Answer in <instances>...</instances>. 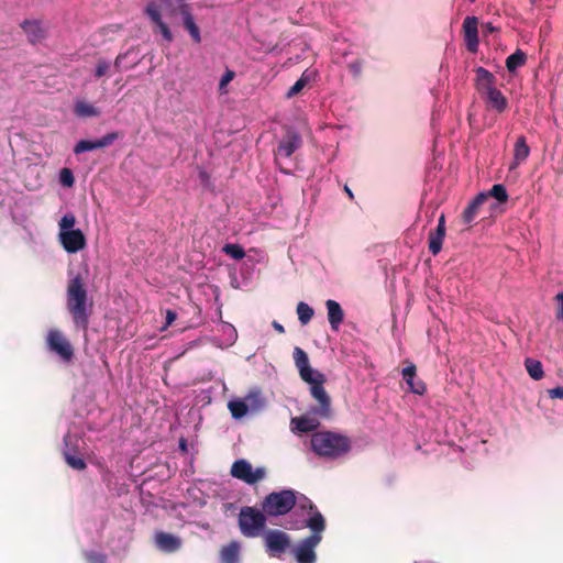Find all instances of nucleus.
<instances>
[{
    "label": "nucleus",
    "instance_id": "nucleus-1",
    "mask_svg": "<svg viewBox=\"0 0 563 563\" xmlns=\"http://www.w3.org/2000/svg\"><path fill=\"white\" fill-rule=\"evenodd\" d=\"M66 307L76 327L87 330L92 302L88 301V291L81 275L68 282L66 289Z\"/></svg>",
    "mask_w": 563,
    "mask_h": 563
},
{
    "label": "nucleus",
    "instance_id": "nucleus-2",
    "mask_svg": "<svg viewBox=\"0 0 563 563\" xmlns=\"http://www.w3.org/2000/svg\"><path fill=\"white\" fill-rule=\"evenodd\" d=\"M310 443L317 455L331 460L346 455L352 449V441L349 437L333 431L314 432Z\"/></svg>",
    "mask_w": 563,
    "mask_h": 563
},
{
    "label": "nucleus",
    "instance_id": "nucleus-3",
    "mask_svg": "<svg viewBox=\"0 0 563 563\" xmlns=\"http://www.w3.org/2000/svg\"><path fill=\"white\" fill-rule=\"evenodd\" d=\"M306 526L312 533L300 541L295 550V558L298 563H314L317 559L314 549L322 540L325 520L319 511H316L306 520Z\"/></svg>",
    "mask_w": 563,
    "mask_h": 563
},
{
    "label": "nucleus",
    "instance_id": "nucleus-4",
    "mask_svg": "<svg viewBox=\"0 0 563 563\" xmlns=\"http://www.w3.org/2000/svg\"><path fill=\"white\" fill-rule=\"evenodd\" d=\"M297 504V493L283 489L268 494L261 503L262 510L267 517H278L288 514Z\"/></svg>",
    "mask_w": 563,
    "mask_h": 563
},
{
    "label": "nucleus",
    "instance_id": "nucleus-5",
    "mask_svg": "<svg viewBox=\"0 0 563 563\" xmlns=\"http://www.w3.org/2000/svg\"><path fill=\"white\" fill-rule=\"evenodd\" d=\"M266 517L263 510H258L251 506L242 507L239 514V528L241 533L246 538H255L260 536L266 526Z\"/></svg>",
    "mask_w": 563,
    "mask_h": 563
},
{
    "label": "nucleus",
    "instance_id": "nucleus-6",
    "mask_svg": "<svg viewBox=\"0 0 563 563\" xmlns=\"http://www.w3.org/2000/svg\"><path fill=\"white\" fill-rule=\"evenodd\" d=\"M327 382L324 374H316L314 378L307 382L310 385V394L318 402V406L312 408V412L320 418L329 419L332 417L331 398L323 387Z\"/></svg>",
    "mask_w": 563,
    "mask_h": 563
},
{
    "label": "nucleus",
    "instance_id": "nucleus-7",
    "mask_svg": "<svg viewBox=\"0 0 563 563\" xmlns=\"http://www.w3.org/2000/svg\"><path fill=\"white\" fill-rule=\"evenodd\" d=\"M230 474L236 479L254 485L266 477V470L263 466L253 468L247 460L240 459L233 462Z\"/></svg>",
    "mask_w": 563,
    "mask_h": 563
},
{
    "label": "nucleus",
    "instance_id": "nucleus-8",
    "mask_svg": "<svg viewBox=\"0 0 563 563\" xmlns=\"http://www.w3.org/2000/svg\"><path fill=\"white\" fill-rule=\"evenodd\" d=\"M46 344L64 362L69 363L73 361L74 347L60 330L51 329L46 335Z\"/></svg>",
    "mask_w": 563,
    "mask_h": 563
},
{
    "label": "nucleus",
    "instance_id": "nucleus-9",
    "mask_svg": "<svg viewBox=\"0 0 563 563\" xmlns=\"http://www.w3.org/2000/svg\"><path fill=\"white\" fill-rule=\"evenodd\" d=\"M266 552L272 558H279L290 545L289 536L282 530H268L264 536Z\"/></svg>",
    "mask_w": 563,
    "mask_h": 563
},
{
    "label": "nucleus",
    "instance_id": "nucleus-10",
    "mask_svg": "<svg viewBox=\"0 0 563 563\" xmlns=\"http://www.w3.org/2000/svg\"><path fill=\"white\" fill-rule=\"evenodd\" d=\"M168 9L170 10L172 14H174L176 11L181 14L185 29L189 32L195 43H200V30L194 20L190 7L185 3V0H175L174 7H168Z\"/></svg>",
    "mask_w": 563,
    "mask_h": 563
},
{
    "label": "nucleus",
    "instance_id": "nucleus-11",
    "mask_svg": "<svg viewBox=\"0 0 563 563\" xmlns=\"http://www.w3.org/2000/svg\"><path fill=\"white\" fill-rule=\"evenodd\" d=\"M58 240L67 253H77L86 247L87 240L80 229L58 233Z\"/></svg>",
    "mask_w": 563,
    "mask_h": 563
},
{
    "label": "nucleus",
    "instance_id": "nucleus-12",
    "mask_svg": "<svg viewBox=\"0 0 563 563\" xmlns=\"http://www.w3.org/2000/svg\"><path fill=\"white\" fill-rule=\"evenodd\" d=\"M123 134L121 132L114 131L107 133L102 137L90 141V140H80L74 147L75 154H81L84 152L93 151L98 148H103L110 146L114 141L122 137Z\"/></svg>",
    "mask_w": 563,
    "mask_h": 563
},
{
    "label": "nucleus",
    "instance_id": "nucleus-13",
    "mask_svg": "<svg viewBox=\"0 0 563 563\" xmlns=\"http://www.w3.org/2000/svg\"><path fill=\"white\" fill-rule=\"evenodd\" d=\"M302 146V139L298 132L288 129L278 143L276 156L290 157Z\"/></svg>",
    "mask_w": 563,
    "mask_h": 563
},
{
    "label": "nucleus",
    "instance_id": "nucleus-14",
    "mask_svg": "<svg viewBox=\"0 0 563 563\" xmlns=\"http://www.w3.org/2000/svg\"><path fill=\"white\" fill-rule=\"evenodd\" d=\"M145 13L154 24V33L159 32L167 43L173 41V34L168 25L162 20V15L157 4L151 2L145 8Z\"/></svg>",
    "mask_w": 563,
    "mask_h": 563
},
{
    "label": "nucleus",
    "instance_id": "nucleus-15",
    "mask_svg": "<svg viewBox=\"0 0 563 563\" xmlns=\"http://www.w3.org/2000/svg\"><path fill=\"white\" fill-rule=\"evenodd\" d=\"M154 542L156 548L165 553L177 552L183 545L179 537L164 531L155 532Z\"/></svg>",
    "mask_w": 563,
    "mask_h": 563
},
{
    "label": "nucleus",
    "instance_id": "nucleus-16",
    "mask_svg": "<svg viewBox=\"0 0 563 563\" xmlns=\"http://www.w3.org/2000/svg\"><path fill=\"white\" fill-rule=\"evenodd\" d=\"M294 361L303 382H310V379L314 378L316 374H321L309 365L307 353L299 346L294 349Z\"/></svg>",
    "mask_w": 563,
    "mask_h": 563
},
{
    "label": "nucleus",
    "instance_id": "nucleus-17",
    "mask_svg": "<svg viewBox=\"0 0 563 563\" xmlns=\"http://www.w3.org/2000/svg\"><path fill=\"white\" fill-rule=\"evenodd\" d=\"M477 18L475 16H466L463 21V31H464V40L467 49L471 53H476L478 49V29H477Z\"/></svg>",
    "mask_w": 563,
    "mask_h": 563
},
{
    "label": "nucleus",
    "instance_id": "nucleus-18",
    "mask_svg": "<svg viewBox=\"0 0 563 563\" xmlns=\"http://www.w3.org/2000/svg\"><path fill=\"white\" fill-rule=\"evenodd\" d=\"M73 440H74V438L69 433H67L64 437L65 449L63 451V455L65 457L66 463L71 468L77 470V471H82V470H85L87 467V464H86V462L81 457L76 456L74 454L75 446L73 444Z\"/></svg>",
    "mask_w": 563,
    "mask_h": 563
},
{
    "label": "nucleus",
    "instance_id": "nucleus-19",
    "mask_svg": "<svg viewBox=\"0 0 563 563\" xmlns=\"http://www.w3.org/2000/svg\"><path fill=\"white\" fill-rule=\"evenodd\" d=\"M445 236V218L441 214L438 221V227L430 231L429 234V251L437 255L442 249V242Z\"/></svg>",
    "mask_w": 563,
    "mask_h": 563
},
{
    "label": "nucleus",
    "instance_id": "nucleus-20",
    "mask_svg": "<svg viewBox=\"0 0 563 563\" xmlns=\"http://www.w3.org/2000/svg\"><path fill=\"white\" fill-rule=\"evenodd\" d=\"M475 73H476L475 85H476L477 91L481 95H484V93L488 92L490 89L495 88L496 77L493 75V73H490L489 70H487L484 67H477L475 69Z\"/></svg>",
    "mask_w": 563,
    "mask_h": 563
},
{
    "label": "nucleus",
    "instance_id": "nucleus-21",
    "mask_svg": "<svg viewBox=\"0 0 563 563\" xmlns=\"http://www.w3.org/2000/svg\"><path fill=\"white\" fill-rule=\"evenodd\" d=\"M488 195L479 192L475 198L467 205L462 212V220L465 224L472 223L478 216L479 208L487 201Z\"/></svg>",
    "mask_w": 563,
    "mask_h": 563
},
{
    "label": "nucleus",
    "instance_id": "nucleus-22",
    "mask_svg": "<svg viewBox=\"0 0 563 563\" xmlns=\"http://www.w3.org/2000/svg\"><path fill=\"white\" fill-rule=\"evenodd\" d=\"M20 26L31 44H36L45 37V31L37 20H24Z\"/></svg>",
    "mask_w": 563,
    "mask_h": 563
},
{
    "label": "nucleus",
    "instance_id": "nucleus-23",
    "mask_svg": "<svg viewBox=\"0 0 563 563\" xmlns=\"http://www.w3.org/2000/svg\"><path fill=\"white\" fill-rule=\"evenodd\" d=\"M416 365L410 364L402 369V378L408 384L410 390L417 395H423L427 390L426 384L417 378Z\"/></svg>",
    "mask_w": 563,
    "mask_h": 563
},
{
    "label": "nucleus",
    "instance_id": "nucleus-24",
    "mask_svg": "<svg viewBox=\"0 0 563 563\" xmlns=\"http://www.w3.org/2000/svg\"><path fill=\"white\" fill-rule=\"evenodd\" d=\"M325 307L328 310V321L333 331L339 330V327L344 320V311L340 303L335 300L328 299L325 301Z\"/></svg>",
    "mask_w": 563,
    "mask_h": 563
},
{
    "label": "nucleus",
    "instance_id": "nucleus-25",
    "mask_svg": "<svg viewBox=\"0 0 563 563\" xmlns=\"http://www.w3.org/2000/svg\"><path fill=\"white\" fill-rule=\"evenodd\" d=\"M290 426L292 431L308 433L316 431L319 428L320 422L316 418L300 416L291 418Z\"/></svg>",
    "mask_w": 563,
    "mask_h": 563
},
{
    "label": "nucleus",
    "instance_id": "nucleus-26",
    "mask_svg": "<svg viewBox=\"0 0 563 563\" xmlns=\"http://www.w3.org/2000/svg\"><path fill=\"white\" fill-rule=\"evenodd\" d=\"M241 544L233 540L220 550L221 563H240Z\"/></svg>",
    "mask_w": 563,
    "mask_h": 563
},
{
    "label": "nucleus",
    "instance_id": "nucleus-27",
    "mask_svg": "<svg viewBox=\"0 0 563 563\" xmlns=\"http://www.w3.org/2000/svg\"><path fill=\"white\" fill-rule=\"evenodd\" d=\"M74 114L80 119L98 118L101 115V110H100V108H98L89 102H86L84 100H78L75 102V106H74Z\"/></svg>",
    "mask_w": 563,
    "mask_h": 563
},
{
    "label": "nucleus",
    "instance_id": "nucleus-28",
    "mask_svg": "<svg viewBox=\"0 0 563 563\" xmlns=\"http://www.w3.org/2000/svg\"><path fill=\"white\" fill-rule=\"evenodd\" d=\"M486 102L496 111L504 112L508 107V101L500 90L494 88L483 95Z\"/></svg>",
    "mask_w": 563,
    "mask_h": 563
},
{
    "label": "nucleus",
    "instance_id": "nucleus-29",
    "mask_svg": "<svg viewBox=\"0 0 563 563\" xmlns=\"http://www.w3.org/2000/svg\"><path fill=\"white\" fill-rule=\"evenodd\" d=\"M529 154L530 147L527 144V140L523 135H520L514 146V163L511 164V168L525 162Z\"/></svg>",
    "mask_w": 563,
    "mask_h": 563
},
{
    "label": "nucleus",
    "instance_id": "nucleus-30",
    "mask_svg": "<svg viewBox=\"0 0 563 563\" xmlns=\"http://www.w3.org/2000/svg\"><path fill=\"white\" fill-rule=\"evenodd\" d=\"M527 55L521 51L517 49L514 54L509 55L506 59V68L509 73H515L519 67L526 64Z\"/></svg>",
    "mask_w": 563,
    "mask_h": 563
},
{
    "label": "nucleus",
    "instance_id": "nucleus-31",
    "mask_svg": "<svg viewBox=\"0 0 563 563\" xmlns=\"http://www.w3.org/2000/svg\"><path fill=\"white\" fill-rule=\"evenodd\" d=\"M243 400L247 402L249 410L252 412L260 411L265 405V400L258 390L250 391Z\"/></svg>",
    "mask_w": 563,
    "mask_h": 563
},
{
    "label": "nucleus",
    "instance_id": "nucleus-32",
    "mask_svg": "<svg viewBox=\"0 0 563 563\" xmlns=\"http://www.w3.org/2000/svg\"><path fill=\"white\" fill-rule=\"evenodd\" d=\"M228 408L234 419H241L250 411L247 402L243 399L230 400Z\"/></svg>",
    "mask_w": 563,
    "mask_h": 563
},
{
    "label": "nucleus",
    "instance_id": "nucleus-33",
    "mask_svg": "<svg viewBox=\"0 0 563 563\" xmlns=\"http://www.w3.org/2000/svg\"><path fill=\"white\" fill-rule=\"evenodd\" d=\"M525 366L531 378L539 380L543 377V367L540 361L526 358Z\"/></svg>",
    "mask_w": 563,
    "mask_h": 563
},
{
    "label": "nucleus",
    "instance_id": "nucleus-34",
    "mask_svg": "<svg viewBox=\"0 0 563 563\" xmlns=\"http://www.w3.org/2000/svg\"><path fill=\"white\" fill-rule=\"evenodd\" d=\"M296 311H297V314H298V320L303 325L309 323L310 320L312 319L313 314H314L313 309L308 303H306L303 301H300L297 305Z\"/></svg>",
    "mask_w": 563,
    "mask_h": 563
},
{
    "label": "nucleus",
    "instance_id": "nucleus-35",
    "mask_svg": "<svg viewBox=\"0 0 563 563\" xmlns=\"http://www.w3.org/2000/svg\"><path fill=\"white\" fill-rule=\"evenodd\" d=\"M489 197L495 198L498 202L505 203L508 200V194L506 190V187L501 184H495L493 187L488 190V192H485Z\"/></svg>",
    "mask_w": 563,
    "mask_h": 563
},
{
    "label": "nucleus",
    "instance_id": "nucleus-36",
    "mask_svg": "<svg viewBox=\"0 0 563 563\" xmlns=\"http://www.w3.org/2000/svg\"><path fill=\"white\" fill-rule=\"evenodd\" d=\"M222 251L234 260H242L245 256V251L239 244L228 243L222 247Z\"/></svg>",
    "mask_w": 563,
    "mask_h": 563
},
{
    "label": "nucleus",
    "instance_id": "nucleus-37",
    "mask_svg": "<svg viewBox=\"0 0 563 563\" xmlns=\"http://www.w3.org/2000/svg\"><path fill=\"white\" fill-rule=\"evenodd\" d=\"M308 84V77L306 76V73L301 75V77L289 88V90L286 93L287 98H291L296 95H298Z\"/></svg>",
    "mask_w": 563,
    "mask_h": 563
},
{
    "label": "nucleus",
    "instance_id": "nucleus-38",
    "mask_svg": "<svg viewBox=\"0 0 563 563\" xmlns=\"http://www.w3.org/2000/svg\"><path fill=\"white\" fill-rule=\"evenodd\" d=\"M76 217L73 213H66L58 222L59 232L75 230Z\"/></svg>",
    "mask_w": 563,
    "mask_h": 563
},
{
    "label": "nucleus",
    "instance_id": "nucleus-39",
    "mask_svg": "<svg viewBox=\"0 0 563 563\" xmlns=\"http://www.w3.org/2000/svg\"><path fill=\"white\" fill-rule=\"evenodd\" d=\"M60 184L65 187H71L74 185L75 178L70 169L63 168L60 170L59 176Z\"/></svg>",
    "mask_w": 563,
    "mask_h": 563
},
{
    "label": "nucleus",
    "instance_id": "nucleus-40",
    "mask_svg": "<svg viewBox=\"0 0 563 563\" xmlns=\"http://www.w3.org/2000/svg\"><path fill=\"white\" fill-rule=\"evenodd\" d=\"M85 558L88 561V563H107V556L99 552H86Z\"/></svg>",
    "mask_w": 563,
    "mask_h": 563
},
{
    "label": "nucleus",
    "instance_id": "nucleus-41",
    "mask_svg": "<svg viewBox=\"0 0 563 563\" xmlns=\"http://www.w3.org/2000/svg\"><path fill=\"white\" fill-rule=\"evenodd\" d=\"M110 69V63L106 59H99L95 69V76L100 78L104 76Z\"/></svg>",
    "mask_w": 563,
    "mask_h": 563
},
{
    "label": "nucleus",
    "instance_id": "nucleus-42",
    "mask_svg": "<svg viewBox=\"0 0 563 563\" xmlns=\"http://www.w3.org/2000/svg\"><path fill=\"white\" fill-rule=\"evenodd\" d=\"M349 69L354 77H360L363 70V60L356 59L349 65Z\"/></svg>",
    "mask_w": 563,
    "mask_h": 563
},
{
    "label": "nucleus",
    "instance_id": "nucleus-43",
    "mask_svg": "<svg viewBox=\"0 0 563 563\" xmlns=\"http://www.w3.org/2000/svg\"><path fill=\"white\" fill-rule=\"evenodd\" d=\"M555 299L559 301V308L556 310L555 317L558 320L563 321V292H559L555 296Z\"/></svg>",
    "mask_w": 563,
    "mask_h": 563
},
{
    "label": "nucleus",
    "instance_id": "nucleus-44",
    "mask_svg": "<svg viewBox=\"0 0 563 563\" xmlns=\"http://www.w3.org/2000/svg\"><path fill=\"white\" fill-rule=\"evenodd\" d=\"M234 78V71L227 70V73L222 76L220 80V89H222L224 86H227L232 79Z\"/></svg>",
    "mask_w": 563,
    "mask_h": 563
},
{
    "label": "nucleus",
    "instance_id": "nucleus-45",
    "mask_svg": "<svg viewBox=\"0 0 563 563\" xmlns=\"http://www.w3.org/2000/svg\"><path fill=\"white\" fill-rule=\"evenodd\" d=\"M300 508H302V509H309V510H311V511H312V510H314V511H313V514H314L316 511H318V510L316 509V506L313 505V503H312L309 498H307V497H303V498H302V500L300 501Z\"/></svg>",
    "mask_w": 563,
    "mask_h": 563
},
{
    "label": "nucleus",
    "instance_id": "nucleus-46",
    "mask_svg": "<svg viewBox=\"0 0 563 563\" xmlns=\"http://www.w3.org/2000/svg\"><path fill=\"white\" fill-rule=\"evenodd\" d=\"M549 396L552 398V399H563V387H555V388H552L549 390Z\"/></svg>",
    "mask_w": 563,
    "mask_h": 563
},
{
    "label": "nucleus",
    "instance_id": "nucleus-47",
    "mask_svg": "<svg viewBox=\"0 0 563 563\" xmlns=\"http://www.w3.org/2000/svg\"><path fill=\"white\" fill-rule=\"evenodd\" d=\"M177 318V313L174 310L168 309L166 311V325H170Z\"/></svg>",
    "mask_w": 563,
    "mask_h": 563
},
{
    "label": "nucleus",
    "instance_id": "nucleus-48",
    "mask_svg": "<svg viewBox=\"0 0 563 563\" xmlns=\"http://www.w3.org/2000/svg\"><path fill=\"white\" fill-rule=\"evenodd\" d=\"M273 327L278 333H285V328L277 321H273Z\"/></svg>",
    "mask_w": 563,
    "mask_h": 563
},
{
    "label": "nucleus",
    "instance_id": "nucleus-49",
    "mask_svg": "<svg viewBox=\"0 0 563 563\" xmlns=\"http://www.w3.org/2000/svg\"><path fill=\"white\" fill-rule=\"evenodd\" d=\"M124 58V55H118L117 58H115V62H114V66L115 67H119L120 64H121V60Z\"/></svg>",
    "mask_w": 563,
    "mask_h": 563
},
{
    "label": "nucleus",
    "instance_id": "nucleus-50",
    "mask_svg": "<svg viewBox=\"0 0 563 563\" xmlns=\"http://www.w3.org/2000/svg\"><path fill=\"white\" fill-rule=\"evenodd\" d=\"M167 8L174 7L175 0H161Z\"/></svg>",
    "mask_w": 563,
    "mask_h": 563
},
{
    "label": "nucleus",
    "instance_id": "nucleus-51",
    "mask_svg": "<svg viewBox=\"0 0 563 563\" xmlns=\"http://www.w3.org/2000/svg\"><path fill=\"white\" fill-rule=\"evenodd\" d=\"M344 191L347 194L350 199L354 198V195H353L352 190L347 186L344 187Z\"/></svg>",
    "mask_w": 563,
    "mask_h": 563
},
{
    "label": "nucleus",
    "instance_id": "nucleus-52",
    "mask_svg": "<svg viewBox=\"0 0 563 563\" xmlns=\"http://www.w3.org/2000/svg\"><path fill=\"white\" fill-rule=\"evenodd\" d=\"M179 446H180L181 450H184V451L186 450V442H185V440L180 441Z\"/></svg>",
    "mask_w": 563,
    "mask_h": 563
}]
</instances>
